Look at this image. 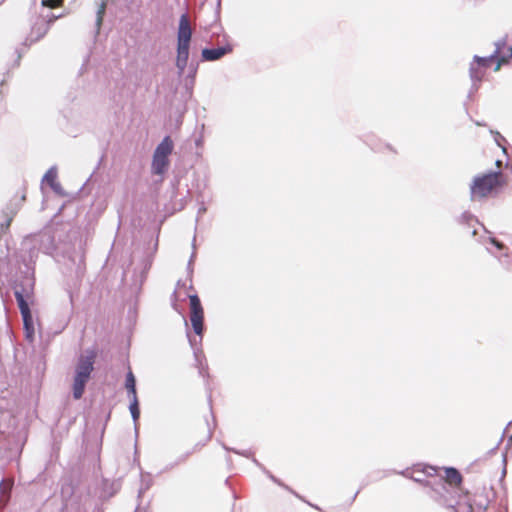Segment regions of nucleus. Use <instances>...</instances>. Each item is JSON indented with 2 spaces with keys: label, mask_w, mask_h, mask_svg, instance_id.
<instances>
[{
  "label": "nucleus",
  "mask_w": 512,
  "mask_h": 512,
  "mask_svg": "<svg viewBox=\"0 0 512 512\" xmlns=\"http://www.w3.org/2000/svg\"><path fill=\"white\" fill-rule=\"evenodd\" d=\"M504 185L506 178L502 172H489L477 175L470 186L472 199H482L497 193Z\"/></svg>",
  "instance_id": "1"
},
{
  "label": "nucleus",
  "mask_w": 512,
  "mask_h": 512,
  "mask_svg": "<svg viewBox=\"0 0 512 512\" xmlns=\"http://www.w3.org/2000/svg\"><path fill=\"white\" fill-rule=\"evenodd\" d=\"M94 360L95 353L92 350L85 351L78 359L73 380V397L75 399H80L83 396L85 386L94 369Z\"/></svg>",
  "instance_id": "2"
},
{
  "label": "nucleus",
  "mask_w": 512,
  "mask_h": 512,
  "mask_svg": "<svg viewBox=\"0 0 512 512\" xmlns=\"http://www.w3.org/2000/svg\"><path fill=\"white\" fill-rule=\"evenodd\" d=\"M23 246L25 249L52 254L57 248L55 232L52 229H46L39 234L28 236L24 239Z\"/></svg>",
  "instance_id": "3"
},
{
  "label": "nucleus",
  "mask_w": 512,
  "mask_h": 512,
  "mask_svg": "<svg viewBox=\"0 0 512 512\" xmlns=\"http://www.w3.org/2000/svg\"><path fill=\"white\" fill-rule=\"evenodd\" d=\"M173 141L166 136L156 147L153 154L152 172L157 175H163L169 167V156L173 151Z\"/></svg>",
  "instance_id": "4"
},
{
  "label": "nucleus",
  "mask_w": 512,
  "mask_h": 512,
  "mask_svg": "<svg viewBox=\"0 0 512 512\" xmlns=\"http://www.w3.org/2000/svg\"><path fill=\"white\" fill-rule=\"evenodd\" d=\"M190 301V321L191 325L193 327L194 332L202 336L203 334V318H204V312L203 308L200 302V299L197 295H190L189 296Z\"/></svg>",
  "instance_id": "5"
},
{
  "label": "nucleus",
  "mask_w": 512,
  "mask_h": 512,
  "mask_svg": "<svg viewBox=\"0 0 512 512\" xmlns=\"http://www.w3.org/2000/svg\"><path fill=\"white\" fill-rule=\"evenodd\" d=\"M192 28L186 14H183L179 20L177 33V44L190 45Z\"/></svg>",
  "instance_id": "6"
},
{
  "label": "nucleus",
  "mask_w": 512,
  "mask_h": 512,
  "mask_svg": "<svg viewBox=\"0 0 512 512\" xmlns=\"http://www.w3.org/2000/svg\"><path fill=\"white\" fill-rule=\"evenodd\" d=\"M231 52L232 46L230 44H226L217 48H205L202 50L201 56L204 61H216Z\"/></svg>",
  "instance_id": "7"
},
{
  "label": "nucleus",
  "mask_w": 512,
  "mask_h": 512,
  "mask_svg": "<svg viewBox=\"0 0 512 512\" xmlns=\"http://www.w3.org/2000/svg\"><path fill=\"white\" fill-rule=\"evenodd\" d=\"M13 484L14 482L12 479H5L0 482V509L5 507L8 503Z\"/></svg>",
  "instance_id": "8"
},
{
  "label": "nucleus",
  "mask_w": 512,
  "mask_h": 512,
  "mask_svg": "<svg viewBox=\"0 0 512 512\" xmlns=\"http://www.w3.org/2000/svg\"><path fill=\"white\" fill-rule=\"evenodd\" d=\"M443 479L451 486L459 487L462 483V476L455 468H445Z\"/></svg>",
  "instance_id": "9"
},
{
  "label": "nucleus",
  "mask_w": 512,
  "mask_h": 512,
  "mask_svg": "<svg viewBox=\"0 0 512 512\" xmlns=\"http://www.w3.org/2000/svg\"><path fill=\"white\" fill-rule=\"evenodd\" d=\"M14 294H15V298L18 303L19 309L21 311L23 322L27 323V320H29V318L31 316L29 305H28L27 301L25 300L24 295L20 291L16 290Z\"/></svg>",
  "instance_id": "10"
},
{
  "label": "nucleus",
  "mask_w": 512,
  "mask_h": 512,
  "mask_svg": "<svg viewBox=\"0 0 512 512\" xmlns=\"http://www.w3.org/2000/svg\"><path fill=\"white\" fill-rule=\"evenodd\" d=\"M57 178V169L55 167H51L44 175L43 181L47 182L51 188L55 191H58L60 185L56 183Z\"/></svg>",
  "instance_id": "11"
},
{
  "label": "nucleus",
  "mask_w": 512,
  "mask_h": 512,
  "mask_svg": "<svg viewBox=\"0 0 512 512\" xmlns=\"http://www.w3.org/2000/svg\"><path fill=\"white\" fill-rule=\"evenodd\" d=\"M108 2H109V0H97L96 1V4L98 6L97 13H96V27L98 30L100 29V27L102 25L105 11H106V6H107Z\"/></svg>",
  "instance_id": "12"
},
{
  "label": "nucleus",
  "mask_w": 512,
  "mask_h": 512,
  "mask_svg": "<svg viewBox=\"0 0 512 512\" xmlns=\"http://www.w3.org/2000/svg\"><path fill=\"white\" fill-rule=\"evenodd\" d=\"M125 387L127 389L128 396H129L130 399H133L134 396H137V394H136V380H135V377H134V375H133V373L131 371H129L127 373Z\"/></svg>",
  "instance_id": "13"
},
{
  "label": "nucleus",
  "mask_w": 512,
  "mask_h": 512,
  "mask_svg": "<svg viewBox=\"0 0 512 512\" xmlns=\"http://www.w3.org/2000/svg\"><path fill=\"white\" fill-rule=\"evenodd\" d=\"M499 53V50H496L495 54L489 56V57H479V56H475L474 57V61L478 64L479 67H482V68H488L491 64V62L496 58V56L498 55Z\"/></svg>",
  "instance_id": "14"
},
{
  "label": "nucleus",
  "mask_w": 512,
  "mask_h": 512,
  "mask_svg": "<svg viewBox=\"0 0 512 512\" xmlns=\"http://www.w3.org/2000/svg\"><path fill=\"white\" fill-rule=\"evenodd\" d=\"M190 45L177 44V60H187L189 58Z\"/></svg>",
  "instance_id": "15"
},
{
  "label": "nucleus",
  "mask_w": 512,
  "mask_h": 512,
  "mask_svg": "<svg viewBox=\"0 0 512 512\" xmlns=\"http://www.w3.org/2000/svg\"><path fill=\"white\" fill-rule=\"evenodd\" d=\"M129 409H130L132 418H133L134 422L136 423L140 416L139 403H138L137 396H134V398L131 399Z\"/></svg>",
  "instance_id": "16"
},
{
  "label": "nucleus",
  "mask_w": 512,
  "mask_h": 512,
  "mask_svg": "<svg viewBox=\"0 0 512 512\" xmlns=\"http://www.w3.org/2000/svg\"><path fill=\"white\" fill-rule=\"evenodd\" d=\"M152 485V478L149 474H142L141 476V486H140V489H139V496H141V494L148 490Z\"/></svg>",
  "instance_id": "17"
},
{
  "label": "nucleus",
  "mask_w": 512,
  "mask_h": 512,
  "mask_svg": "<svg viewBox=\"0 0 512 512\" xmlns=\"http://www.w3.org/2000/svg\"><path fill=\"white\" fill-rule=\"evenodd\" d=\"M24 329H25V332H26L27 339L32 341L33 333H34V328H33V323H32V316H30L29 320H27V324H26V322H24Z\"/></svg>",
  "instance_id": "18"
},
{
  "label": "nucleus",
  "mask_w": 512,
  "mask_h": 512,
  "mask_svg": "<svg viewBox=\"0 0 512 512\" xmlns=\"http://www.w3.org/2000/svg\"><path fill=\"white\" fill-rule=\"evenodd\" d=\"M195 74H196V68H192L190 73L188 74V76L186 78V79H191V87H188V84H185V88H186V90L188 91V93L190 95L192 94V89H193V86H194Z\"/></svg>",
  "instance_id": "19"
},
{
  "label": "nucleus",
  "mask_w": 512,
  "mask_h": 512,
  "mask_svg": "<svg viewBox=\"0 0 512 512\" xmlns=\"http://www.w3.org/2000/svg\"><path fill=\"white\" fill-rule=\"evenodd\" d=\"M187 60H177L176 59V67L178 69V75L181 76L184 72V69L187 66Z\"/></svg>",
  "instance_id": "20"
},
{
  "label": "nucleus",
  "mask_w": 512,
  "mask_h": 512,
  "mask_svg": "<svg viewBox=\"0 0 512 512\" xmlns=\"http://www.w3.org/2000/svg\"><path fill=\"white\" fill-rule=\"evenodd\" d=\"M470 75L473 79H476L478 81H480L483 77V73L481 71H479V69L474 68V67H471Z\"/></svg>",
  "instance_id": "21"
},
{
  "label": "nucleus",
  "mask_w": 512,
  "mask_h": 512,
  "mask_svg": "<svg viewBox=\"0 0 512 512\" xmlns=\"http://www.w3.org/2000/svg\"><path fill=\"white\" fill-rule=\"evenodd\" d=\"M62 0H42V5L50 8H54L60 5Z\"/></svg>",
  "instance_id": "22"
},
{
  "label": "nucleus",
  "mask_w": 512,
  "mask_h": 512,
  "mask_svg": "<svg viewBox=\"0 0 512 512\" xmlns=\"http://www.w3.org/2000/svg\"><path fill=\"white\" fill-rule=\"evenodd\" d=\"M509 62V59L507 57H500L497 59L496 66L494 67V71L498 72L502 65L507 64Z\"/></svg>",
  "instance_id": "23"
},
{
  "label": "nucleus",
  "mask_w": 512,
  "mask_h": 512,
  "mask_svg": "<svg viewBox=\"0 0 512 512\" xmlns=\"http://www.w3.org/2000/svg\"><path fill=\"white\" fill-rule=\"evenodd\" d=\"M423 472L426 473L429 476H433V475H435L437 473V469L435 467H432V466H426L423 469Z\"/></svg>",
  "instance_id": "24"
},
{
  "label": "nucleus",
  "mask_w": 512,
  "mask_h": 512,
  "mask_svg": "<svg viewBox=\"0 0 512 512\" xmlns=\"http://www.w3.org/2000/svg\"><path fill=\"white\" fill-rule=\"evenodd\" d=\"M491 242H492V244H494L498 249H500V250L504 249V245H503L501 242H499L498 240H496L495 238H492V239H491Z\"/></svg>",
  "instance_id": "25"
},
{
  "label": "nucleus",
  "mask_w": 512,
  "mask_h": 512,
  "mask_svg": "<svg viewBox=\"0 0 512 512\" xmlns=\"http://www.w3.org/2000/svg\"><path fill=\"white\" fill-rule=\"evenodd\" d=\"M205 212H206V207H205V206H201V207L199 208V210H198V214H199V215H200V214H203V213H205Z\"/></svg>",
  "instance_id": "26"
},
{
  "label": "nucleus",
  "mask_w": 512,
  "mask_h": 512,
  "mask_svg": "<svg viewBox=\"0 0 512 512\" xmlns=\"http://www.w3.org/2000/svg\"><path fill=\"white\" fill-rule=\"evenodd\" d=\"M59 16H56V15H51V18L49 20V22L51 21H54L55 19H57Z\"/></svg>",
  "instance_id": "27"
},
{
  "label": "nucleus",
  "mask_w": 512,
  "mask_h": 512,
  "mask_svg": "<svg viewBox=\"0 0 512 512\" xmlns=\"http://www.w3.org/2000/svg\"><path fill=\"white\" fill-rule=\"evenodd\" d=\"M185 84H188V87H191V79H186V83Z\"/></svg>",
  "instance_id": "28"
},
{
  "label": "nucleus",
  "mask_w": 512,
  "mask_h": 512,
  "mask_svg": "<svg viewBox=\"0 0 512 512\" xmlns=\"http://www.w3.org/2000/svg\"><path fill=\"white\" fill-rule=\"evenodd\" d=\"M10 223H11V219H9V220L7 221V223H6V228H8V227H9Z\"/></svg>",
  "instance_id": "29"
},
{
  "label": "nucleus",
  "mask_w": 512,
  "mask_h": 512,
  "mask_svg": "<svg viewBox=\"0 0 512 512\" xmlns=\"http://www.w3.org/2000/svg\"><path fill=\"white\" fill-rule=\"evenodd\" d=\"M501 163H502V162H501L500 160H498V161L496 162V165H497L498 167H500V166H501Z\"/></svg>",
  "instance_id": "30"
},
{
  "label": "nucleus",
  "mask_w": 512,
  "mask_h": 512,
  "mask_svg": "<svg viewBox=\"0 0 512 512\" xmlns=\"http://www.w3.org/2000/svg\"><path fill=\"white\" fill-rule=\"evenodd\" d=\"M510 58L512 59V47L510 48Z\"/></svg>",
  "instance_id": "31"
}]
</instances>
